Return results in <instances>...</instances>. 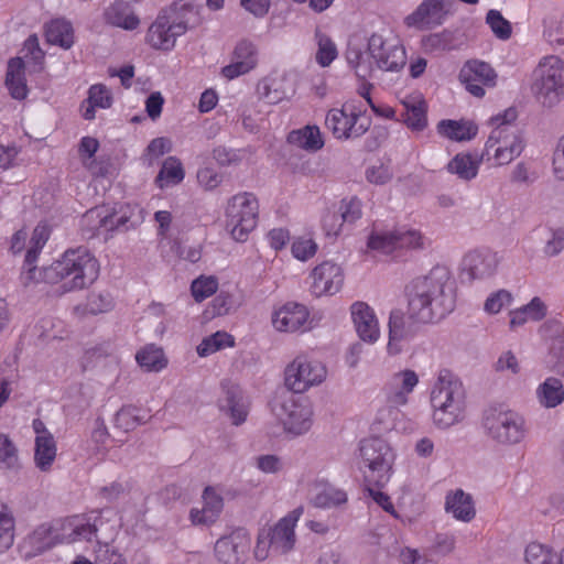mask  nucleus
<instances>
[{"mask_svg":"<svg viewBox=\"0 0 564 564\" xmlns=\"http://www.w3.org/2000/svg\"><path fill=\"white\" fill-rule=\"evenodd\" d=\"M455 299L452 274L444 267H435L408 286L409 317L419 323L443 318L454 310Z\"/></svg>","mask_w":564,"mask_h":564,"instance_id":"nucleus-1","label":"nucleus"},{"mask_svg":"<svg viewBox=\"0 0 564 564\" xmlns=\"http://www.w3.org/2000/svg\"><path fill=\"white\" fill-rule=\"evenodd\" d=\"M346 61L359 78L366 79L376 69L392 73L401 70L406 63V53L393 31L383 29L372 33L366 45L357 40H350L346 50Z\"/></svg>","mask_w":564,"mask_h":564,"instance_id":"nucleus-2","label":"nucleus"},{"mask_svg":"<svg viewBox=\"0 0 564 564\" xmlns=\"http://www.w3.org/2000/svg\"><path fill=\"white\" fill-rule=\"evenodd\" d=\"M431 420L438 430H448L466 417L467 400L463 382L449 370L438 371L430 390Z\"/></svg>","mask_w":564,"mask_h":564,"instance_id":"nucleus-3","label":"nucleus"},{"mask_svg":"<svg viewBox=\"0 0 564 564\" xmlns=\"http://www.w3.org/2000/svg\"><path fill=\"white\" fill-rule=\"evenodd\" d=\"M198 20V8L188 0H180L162 10L148 29L145 41L156 51L170 52L178 37Z\"/></svg>","mask_w":564,"mask_h":564,"instance_id":"nucleus-4","label":"nucleus"},{"mask_svg":"<svg viewBox=\"0 0 564 564\" xmlns=\"http://www.w3.org/2000/svg\"><path fill=\"white\" fill-rule=\"evenodd\" d=\"M99 262L86 248L67 250L45 270L48 283H62L63 292L82 290L93 284L99 275Z\"/></svg>","mask_w":564,"mask_h":564,"instance_id":"nucleus-5","label":"nucleus"},{"mask_svg":"<svg viewBox=\"0 0 564 564\" xmlns=\"http://www.w3.org/2000/svg\"><path fill=\"white\" fill-rule=\"evenodd\" d=\"M517 118L513 108L505 110L490 119L494 127L485 144L484 156L495 166L510 164L521 155L524 141L519 129L512 124Z\"/></svg>","mask_w":564,"mask_h":564,"instance_id":"nucleus-6","label":"nucleus"},{"mask_svg":"<svg viewBox=\"0 0 564 564\" xmlns=\"http://www.w3.org/2000/svg\"><path fill=\"white\" fill-rule=\"evenodd\" d=\"M304 513L303 507H297L282 517L271 527L262 528L257 538L254 556L259 561L269 557L270 553L285 555L292 552L296 545L295 528Z\"/></svg>","mask_w":564,"mask_h":564,"instance_id":"nucleus-7","label":"nucleus"},{"mask_svg":"<svg viewBox=\"0 0 564 564\" xmlns=\"http://www.w3.org/2000/svg\"><path fill=\"white\" fill-rule=\"evenodd\" d=\"M482 425L487 436L501 446L523 444L530 434V424L523 413L512 409H490Z\"/></svg>","mask_w":564,"mask_h":564,"instance_id":"nucleus-8","label":"nucleus"},{"mask_svg":"<svg viewBox=\"0 0 564 564\" xmlns=\"http://www.w3.org/2000/svg\"><path fill=\"white\" fill-rule=\"evenodd\" d=\"M532 78L531 90L544 107H554L564 98V61L560 56H543Z\"/></svg>","mask_w":564,"mask_h":564,"instance_id":"nucleus-9","label":"nucleus"},{"mask_svg":"<svg viewBox=\"0 0 564 564\" xmlns=\"http://www.w3.org/2000/svg\"><path fill=\"white\" fill-rule=\"evenodd\" d=\"M360 457L366 482L377 488L384 487L390 481L395 460V452L391 445L378 437L364 440Z\"/></svg>","mask_w":564,"mask_h":564,"instance_id":"nucleus-10","label":"nucleus"},{"mask_svg":"<svg viewBox=\"0 0 564 564\" xmlns=\"http://www.w3.org/2000/svg\"><path fill=\"white\" fill-rule=\"evenodd\" d=\"M224 216L226 229L231 238L238 242H243L257 227L259 200L252 193H237L227 200Z\"/></svg>","mask_w":564,"mask_h":564,"instance_id":"nucleus-11","label":"nucleus"},{"mask_svg":"<svg viewBox=\"0 0 564 564\" xmlns=\"http://www.w3.org/2000/svg\"><path fill=\"white\" fill-rule=\"evenodd\" d=\"M284 384L293 393H305L323 384L328 376L326 365L318 358L301 352L284 369Z\"/></svg>","mask_w":564,"mask_h":564,"instance_id":"nucleus-12","label":"nucleus"},{"mask_svg":"<svg viewBox=\"0 0 564 564\" xmlns=\"http://www.w3.org/2000/svg\"><path fill=\"white\" fill-rule=\"evenodd\" d=\"M325 124L335 139L346 141L364 135L369 130L371 120L357 101L349 100L339 108L329 109Z\"/></svg>","mask_w":564,"mask_h":564,"instance_id":"nucleus-13","label":"nucleus"},{"mask_svg":"<svg viewBox=\"0 0 564 564\" xmlns=\"http://www.w3.org/2000/svg\"><path fill=\"white\" fill-rule=\"evenodd\" d=\"M272 412L281 423L283 431L292 436H302L308 433L314 423L312 403L292 394L280 397L273 404Z\"/></svg>","mask_w":564,"mask_h":564,"instance_id":"nucleus-14","label":"nucleus"},{"mask_svg":"<svg viewBox=\"0 0 564 564\" xmlns=\"http://www.w3.org/2000/svg\"><path fill=\"white\" fill-rule=\"evenodd\" d=\"M308 281L310 292L315 297L333 296L341 290L345 272L339 263L324 260L311 270Z\"/></svg>","mask_w":564,"mask_h":564,"instance_id":"nucleus-15","label":"nucleus"},{"mask_svg":"<svg viewBox=\"0 0 564 564\" xmlns=\"http://www.w3.org/2000/svg\"><path fill=\"white\" fill-rule=\"evenodd\" d=\"M451 14V0H424L404 18L408 28L432 30L442 25Z\"/></svg>","mask_w":564,"mask_h":564,"instance_id":"nucleus-16","label":"nucleus"},{"mask_svg":"<svg viewBox=\"0 0 564 564\" xmlns=\"http://www.w3.org/2000/svg\"><path fill=\"white\" fill-rule=\"evenodd\" d=\"M273 328L280 333L308 330L313 327V318L308 308L296 302H288L273 310L271 314Z\"/></svg>","mask_w":564,"mask_h":564,"instance_id":"nucleus-17","label":"nucleus"},{"mask_svg":"<svg viewBox=\"0 0 564 564\" xmlns=\"http://www.w3.org/2000/svg\"><path fill=\"white\" fill-rule=\"evenodd\" d=\"M497 73L485 62L469 61L459 72V79L466 90L475 97L481 98L486 94V88H492L497 84Z\"/></svg>","mask_w":564,"mask_h":564,"instance_id":"nucleus-18","label":"nucleus"},{"mask_svg":"<svg viewBox=\"0 0 564 564\" xmlns=\"http://www.w3.org/2000/svg\"><path fill=\"white\" fill-rule=\"evenodd\" d=\"M419 383V375L412 369L405 368L393 372L382 388L384 401L406 406Z\"/></svg>","mask_w":564,"mask_h":564,"instance_id":"nucleus-19","label":"nucleus"},{"mask_svg":"<svg viewBox=\"0 0 564 564\" xmlns=\"http://www.w3.org/2000/svg\"><path fill=\"white\" fill-rule=\"evenodd\" d=\"M350 316L358 338L368 345H375L381 337L379 319L375 310L366 302L357 301L350 305Z\"/></svg>","mask_w":564,"mask_h":564,"instance_id":"nucleus-20","label":"nucleus"},{"mask_svg":"<svg viewBox=\"0 0 564 564\" xmlns=\"http://www.w3.org/2000/svg\"><path fill=\"white\" fill-rule=\"evenodd\" d=\"M259 62V51L250 40H240L232 52L231 61L221 68V75L232 80L253 70Z\"/></svg>","mask_w":564,"mask_h":564,"instance_id":"nucleus-21","label":"nucleus"},{"mask_svg":"<svg viewBox=\"0 0 564 564\" xmlns=\"http://www.w3.org/2000/svg\"><path fill=\"white\" fill-rule=\"evenodd\" d=\"M500 263L499 254L490 249L469 251L463 259V273L469 280H485L492 276Z\"/></svg>","mask_w":564,"mask_h":564,"instance_id":"nucleus-22","label":"nucleus"},{"mask_svg":"<svg viewBox=\"0 0 564 564\" xmlns=\"http://www.w3.org/2000/svg\"><path fill=\"white\" fill-rule=\"evenodd\" d=\"M250 545V539L245 531H236L220 538L215 544L217 558L224 564H240Z\"/></svg>","mask_w":564,"mask_h":564,"instance_id":"nucleus-23","label":"nucleus"},{"mask_svg":"<svg viewBox=\"0 0 564 564\" xmlns=\"http://www.w3.org/2000/svg\"><path fill=\"white\" fill-rule=\"evenodd\" d=\"M202 500V508H193L189 512V518L195 525H209L219 518L224 508V498L220 489L212 486L206 487L203 491Z\"/></svg>","mask_w":564,"mask_h":564,"instance_id":"nucleus-24","label":"nucleus"},{"mask_svg":"<svg viewBox=\"0 0 564 564\" xmlns=\"http://www.w3.org/2000/svg\"><path fill=\"white\" fill-rule=\"evenodd\" d=\"M82 227L89 238L117 229L115 209L108 205H101L87 210L83 216Z\"/></svg>","mask_w":564,"mask_h":564,"instance_id":"nucleus-25","label":"nucleus"},{"mask_svg":"<svg viewBox=\"0 0 564 564\" xmlns=\"http://www.w3.org/2000/svg\"><path fill=\"white\" fill-rule=\"evenodd\" d=\"M444 509L447 514L464 523L473 521L476 517L473 497L459 488L446 494Z\"/></svg>","mask_w":564,"mask_h":564,"instance_id":"nucleus-26","label":"nucleus"},{"mask_svg":"<svg viewBox=\"0 0 564 564\" xmlns=\"http://www.w3.org/2000/svg\"><path fill=\"white\" fill-rule=\"evenodd\" d=\"M104 18L107 24L126 31L137 30L140 25V18L134 8L124 0H116L110 3L105 9Z\"/></svg>","mask_w":564,"mask_h":564,"instance_id":"nucleus-27","label":"nucleus"},{"mask_svg":"<svg viewBox=\"0 0 564 564\" xmlns=\"http://www.w3.org/2000/svg\"><path fill=\"white\" fill-rule=\"evenodd\" d=\"M310 500L316 508L330 509L345 505L348 498L343 489L325 480L317 479L312 484Z\"/></svg>","mask_w":564,"mask_h":564,"instance_id":"nucleus-28","label":"nucleus"},{"mask_svg":"<svg viewBox=\"0 0 564 564\" xmlns=\"http://www.w3.org/2000/svg\"><path fill=\"white\" fill-rule=\"evenodd\" d=\"M99 149V141L96 138L86 135L79 140L77 153L85 170L94 177H104L108 174V165L98 159L96 153Z\"/></svg>","mask_w":564,"mask_h":564,"instance_id":"nucleus-29","label":"nucleus"},{"mask_svg":"<svg viewBox=\"0 0 564 564\" xmlns=\"http://www.w3.org/2000/svg\"><path fill=\"white\" fill-rule=\"evenodd\" d=\"M534 398L540 408L553 410L564 403V383L555 376H549L541 381L535 390Z\"/></svg>","mask_w":564,"mask_h":564,"instance_id":"nucleus-30","label":"nucleus"},{"mask_svg":"<svg viewBox=\"0 0 564 564\" xmlns=\"http://www.w3.org/2000/svg\"><path fill=\"white\" fill-rule=\"evenodd\" d=\"M401 104L404 108L403 122L412 131H422L427 126V106L421 94L415 93L405 96Z\"/></svg>","mask_w":564,"mask_h":564,"instance_id":"nucleus-31","label":"nucleus"},{"mask_svg":"<svg viewBox=\"0 0 564 564\" xmlns=\"http://www.w3.org/2000/svg\"><path fill=\"white\" fill-rule=\"evenodd\" d=\"M225 398L221 400L220 408L229 414L232 424H242L248 416L249 401L243 391L238 386L224 387Z\"/></svg>","mask_w":564,"mask_h":564,"instance_id":"nucleus-32","label":"nucleus"},{"mask_svg":"<svg viewBox=\"0 0 564 564\" xmlns=\"http://www.w3.org/2000/svg\"><path fill=\"white\" fill-rule=\"evenodd\" d=\"M404 405L393 404L386 402L384 405L378 409L372 425L378 432L387 431H405L408 419L405 413L401 410Z\"/></svg>","mask_w":564,"mask_h":564,"instance_id":"nucleus-33","label":"nucleus"},{"mask_svg":"<svg viewBox=\"0 0 564 564\" xmlns=\"http://www.w3.org/2000/svg\"><path fill=\"white\" fill-rule=\"evenodd\" d=\"M547 315V305L540 296H534L529 303L510 311V328L522 327L527 323H536Z\"/></svg>","mask_w":564,"mask_h":564,"instance_id":"nucleus-34","label":"nucleus"},{"mask_svg":"<svg viewBox=\"0 0 564 564\" xmlns=\"http://www.w3.org/2000/svg\"><path fill=\"white\" fill-rule=\"evenodd\" d=\"M539 334L552 358H564V324L561 321L555 318L545 321L539 328Z\"/></svg>","mask_w":564,"mask_h":564,"instance_id":"nucleus-35","label":"nucleus"},{"mask_svg":"<svg viewBox=\"0 0 564 564\" xmlns=\"http://www.w3.org/2000/svg\"><path fill=\"white\" fill-rule=\"evenodd\" d=\"M389 338L387 352L390 356H397L403 350L402 343L412 337V332L406 325L403 314L400 311H392L388 322Z\"/></svg>","mask_w":564,"mask_h":564,"instance_id":"nucleus-36","label":"nucleus"},{"mask_svg":"<svg viewBox=\"0 0 564 564\" xmlns=\"http://www.w3.org/2000/svg\"><path fill=\"white\" fill-rule=\"evenodd\" d=\"M26 65L23 58L14 57L8 63L6 86L12 98L23 100L29 94L25 79Z\"/></svg>","mask_w":564,"mask_h":564,"instance_id":"nucleus-37","label":"nucleus"},{"mask_svg":"<svg viewBox=\"0 0 564 564\" xmlns=\"http://www.w3.org/2000/svg\"><path fill=\"white\" fill-rule=\"evenodd\" d=\"M288 142L307 152H317L324 147V138L319 128L315 124H307L288 134Z\"/></svg>","mask_w":564,"mask_h":564,"instance_id":"nucleus-38","label":"nucleus"},{"mask_svg":"<svg viewBox=\"0 0 564 564\" xmlns=\"http://www.w3.org/2000/svg\"><path fill=\"white\" fill-rule=\"evenodd\" d=\"M437 132L452 141L463 142L474 139L478 127L469 120H442L437 124Z\"/></svg>","mask_w":564,"mask_h":564,"instance_id":"nucleus-39","label":"nucleus"},{"mask_svg":"<svg viewBox=\"0 0 564 564\" xmlns=\"http://www.w3.org/2000/svg\"><path fill=\"white\" fill-rule=\"evenodd\" d=\"M484 158V154L479 156L471 153H458L448 162L447 170L464 181H470L477 176Z\"/></svg>","mask_w":564,"mask_h":564,"instance_id":"nucleus-40","label":"nucleus"},{"mask_svg":"<svg viewBox=\"0 0 564 564\" xmlns=\"http://www.w3.org/2000/svg\"><path fill=\"white\" fill-rule=\"evenodd\" d=\"M185 170L181 160L176 156H167L154 180L160 189L176 186L183 182Z\"/></svg>","mask_w":564,"mask_h":564,"instance_id":"nucleus-41","label":"nucleus"},{"mask_svg":"<svg viewBox=\"0 0 564 564\" xmlns=\"http://www.w3.org/2000/svg\"><path fill=\"white\" fill-rule=\"evenodd\" d=\"M109 512L110 510H94L87 513L73 516L75 541H89L93 536H96L98 527L101 524L102 514Z\"/></svg>","mask_w":564,"mask_h":564,"instance_id":"nucleus-42","label":"nucleus"},{"mask_svg":"<svg viewBox=\"0 0 564 564\" xmlns=\"http://www.w3.org/2000/svg\"><path fill=\"white\" fill-rule=\"evenodd\" d=\"M57 455V446L52 437H35L34 441V465L43 473L52 470Z\"/></svg>","mask_w":564,"mask_h":564,"instance_id":"nucleus-43","label":"nucleus"},{"mask_svg":"<svg viewBox=\"0 0 564 564\" xmlns=\"http://www.w3.org/2000/svg\"><path fill=\"white\" fill-rule=\"evenodd\" d=\"M45 37L48 43L67 50L74 43V30L69 21L54 19L45 25Z\"/></svg>","mask_w":564,"mask_h":564,"instance_id":"nucleus-44","label":"nucleus"},{"mask_svg":"<svg viewBox=\"0 0 564 564\" xmlns=\"http://www.w3.org/2000/svg\"><path fill=\"white\" fill-rule=\"evenodd\" d=\"M523 560L525 564H561L557 551L549 544L536 541L525 545Z\"/></svg>","mask_w":564,"mask_h":564,"instance_id":"nucleus-45","label":"nucleus"},{"mask_svg":"<svg viewBox=\"0 0 564 564\" xmlns=\"http://www.w3.org/2000/svg\"><path fill=\"white\" fill-rule=\"evenodd\" d=\"M138 365L147 371L159 372L167 365V359L162 348L155 345H148L135 355Z\"/></svg>","mask_w":564,"mask_h":564,"instance_id":"nucleus-46","label":"nucleus"},{"mask_svg":"<svg viewBox=\"0 0 564 564\" xmlns=\"http://www.w3.org/2000/svg\"><path fill=\"white\" fill-rule=\"evenodd\" d=\"M148 419L149 414L145 410L133 405H127L117 412L115 425L118 429L128 432L144 423Z\"/></svg>","mask_w":564,"mask_h":564,"instance_id":"nucleus-47","label":"nucleus"},{"mask_svg":"<svg viewBox=\"0 0 564 564\" xmlns=\"http://www.w3.org/2000/svg\"><path fill=\"white\" fill-rule=\"evenodd\" d=\"M368 248L383 254L398 251L394 229H375L368 238Z\"/></svg>","mask_w":564,"mask_h":564,"instance_id":"nucleus-48","label":"nucleus"},{"mask_svg":"<svg viewBox=\"0 0 564 564\" xmlns=\"http://www.w3.org/2000/svg\"><path fill=\"white\" fill-rule=\"evenodd\" d=\"M315 41L317 51L315 59L322 67L329 66L338 56V51L335 42L325 33L319 30L315 32Z\"/></svg>","mask_w":564,"mask_h":564,"instance_id":"nucleus-49","label":"nucleus"},{"mask_svg":"<svg viewBox=\"0 0 564 564\" xmlns=\"http://www.w3.org/2000/svg\"><path fill=\"white\" fill-rule=\"evenodd\" d=\"M398 250H417L427 245V239L415 228L402 226L395 228Z\"/></svg>","mask_w":564,"mask_h":564,"instance_id":"nucleus-50","label":"nucleus"},{"mask_svg":"<svg viewBox=\"0 0 564 564\" xmlns=\"http://www.w3.org/2000/svg\"><path fill=\"white\" fill-rule=\"evenodd\" d=\"M543 36L553 45L564 46V13H551L543 19Z\"/></svg>","mask_w":564,"mask_h":564,"instance_id":"nucleus-51","label":"nucleus"},{"mask_svg":"<svg viewBox=\"0 0 564 564\" xmlns=\"http://www.w3.org/2000/svg\"><path fill=\"white\" fill-rule=\"evenodd\" d=\"M344 227V221L336 207V203L326 205L321 214V228L326 237L337 238Z\"/></svg>","mask_w":564,"mask_h":564,"instance_id":"nucleus-52","label":"nucleus"},{"mask_svg":"<svg viewBox=\"0 0 564 564\" xmlns=\"http://www.w3.org/2000/svg\"><path fill=\"white\" fill-rule=\"evenodd\" d=\"M235 344L234 337L226 332H216L207 336L197 346L196 350L200 357L209 356L223 348L232 347Z\"/></svg>","mask_w":564,"mask_h":564,"instance_id":"nucleus-53","label":"nucleus"},{"mask_svg":"<svg viewBox=\"0 0 564 564\" xmlns=\"http://www.w3.org/2000/svg\"><path fill=\"white\" fill-rule=\"evenodd\" d=\"M145 219V212L139 204H126L121 207L119 215L115 212L116 227L133 228L141 225Z\"/></svg>","mask_w":564,"mask_h":564,"instance_id":"nucleus-54","label":"nucleus"},{"mask_svg":"<svg viewBox=\"0 0 564 564\" xmlns=\"http://www.w3.org/2000/svg\"><path fill=\"white\" fill-rule=\"evenodd\" d=\"M219 286L218 279L214 275H199L191 283V294L198 303L213 296Z\"/></svg>","mask_w":564,"mask_h":564,"instance_id":"nucleus-55","label":"nucleus"},{"mask_svg":"<svg viewBox=\"0 0 564 564\" xmlns=\"http://www.w3.org/2000/svg\"><path fill=\"white\" fill-rule=\"evenodd\" d=\"M14 541V518L0 501V553L9 550Z\"/></svg>","mask_w":564,"mask_h":564,"instance_id":"nucleus-56","label":"nucleus"},{"mask_svg":"<svg viewBox=\"0 0 564 564\" xmlns=\"http://www.w3.org/2000/svg\"><path fill=\"white\" fill-rule=\"evenodd\" d=\"M317 242L308 236L295 237L291 243L292 256L302 262H306L317 253Z\"/></svg>","mask_w":564,"mask_h":564,"instance_id":"nucleus-57","label":"nucleus"},{"mask_svg":"<svg viewBox=\"0 0 564 564\" xmlns=\"http://www.w3.org/2000/svg\"><path fill=\"white\" fill-rule=\"evenodd\" d=\"M0 466L7 469L19 467V451L8 434L0 433Z\"/></svg>","mask_w":564,"mask_h":564,"instance_id":"nucleus-58","label":"nucleus"},{"mask_svg":"<svg viewBox=\"0 0 564 564\" xmlns=\"http://www.w3.org/2000/svg\"><path fill=\"white\" fill-rule=\"evenodd\" d=\"M50 237V230L46 225H37L32 234L30 247L25 254V263L31 267L37 258V254L46 243Z\"/></svg>","mask_w":564,"mask_h":564,"instance_id":"nucleus-59","label":"nucleus"},{"mask_svg":"<svg viewBox=\"0 0 564 564\" xmlns=\"http://www.w3.org/2000/svg\"><path fill=\"white\" fill-rule=\"evenodd\" d=\"M29 541L37 552H43L57 544L51 522L39 525L29 536Z\"/></svg>","mask_w":564,"mask_h":564,"instance_id":"nucleus-60","label":"nucleus"},{"mask_svg":"<svg viewBox=\"0 0 564 564\" xmlns=\"http://www.w3.org/2000/svg\"><path fill=\"white\" fill-rule=\"evenodd\" d=\"M23 61L26 67H33L34 70H41L44 61V52L40 47L36 35H30L24 42Z\"/></svg>","mask_w":564,"mask_h":564,"instance_id":"nucleus-61","label":"nucleus"},{"mask_svg":"<svg viewBox=\"0 0 564 564\" xmlns=\"http://www.w3.org/2000/svg\"><path fill=\"white\" fill-rule=\"evenodd\" d=\"M486 23L499 40L506 41L510 39L512 33L511 23L502 17L500 11L489 10L486 15Z\"/></svg>","mask_w":564,"mask_h":564,"instance_id":"nucleus-62","label":"nucleus"},{"mask_svg":"<svg viewBox=\"0 0 564 564\" xmlns=\"http://www.w3.org/2000/svg\"><path fill=\"white\" fill-rule=\"evenodd\" d=\"M258 93L269 104H278L286 98V91L281 87L278 78H265L258 85Z\"/></svg>","mask_w":564,"mask_h":564,"instance_id":"nucleus-63","label":"nucleus"},{"mask_svg":"<svg viewBox=\"0 0 564 564\" xmlns=\"http://www.w3.org/2000/svg\"><path fill=\"white\" fill-rule=\"evenodd\" d=\"M172 151V141L169 138L160 137L150 141L145 148L142 160L152 165L159 158Z\"/></svg>","mask_w":564,"mask_h":564,"instance_id":"nucleus-64","label":"nucleus"}]
</instances>
